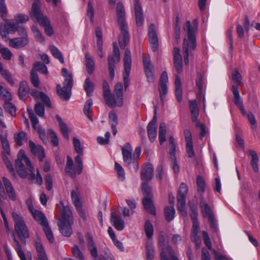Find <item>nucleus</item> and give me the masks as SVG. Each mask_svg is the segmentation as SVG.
Returning <instances> with one entry per match:
<instances>
[{
    "mask_svg": "<svg viewBox=\"0 0 260 260\" xmlns=\"http://www.w3.org/2000/svg\"><path fill=\"white\" fill-rule=\"evenodd\" d=\"M73 141L75 150L78 155L75 158V166H74L72 158L69 156H67L65 171L69 176L74 178L77 175L81 174L82 172L83 163L81 156L83 155V147L78 139L74 137Z\"/></svg>",
    "mask_w": 260,
    "mask_h": 260,
    "instance_id": "1",
    "label": "nucleus"
},
{
    "mask_svg": "<svg viewBox=\"0 0 260 260\" xmlns=\"http://www.w3.org/2000/svg\"><path fill=\"white\" fill-rule=\"evenodd\" d=\"M193 23L196 25L194 27L191 26L189 21H187L184 26V29L187 30V38L184 39L183 43V54L184 63L188 66L189 62V56L192 55V52L196 48V31L197 30V21L194 20Z\"/></svg>",
    "mask_w": 260,
    "mask_h": 260,
    "instance_id": "2",
    "label": "nucleus"
},
{
    "mask_svg": "<svg viewBox=\"0 0 260 260\" xmlns=\"http://www.w3.org/2000/svg\"><path fill=\"white\" fill-rule=\"evenodd\" d=\"M116 16L118 24L121 30L118 38L119 44L121 49H124L129 43V37L127 24L125 22V14L124 7L122 3H118L116 6Z\"/></svg>",
    "mask_w": 260,
    "mask_h": 260,
    "instance_id": "3",
    "label": "nucleus"
},
{
    "mask_svg": "<svg viewBox=\"0 0 260 260\" xmlns=\"http://www.w3.org/2000/svg\"><path fill=\"white\" fill-rule=\"evenodd\" d=\"M57 206L58 208L63 207L62 214L58 222L59 231L63 236L69 237L73 233L71 227L73 223L72 211L69 207L63 206L62 201H60Z\"/></svg>",
    "mask_w": 260,
    "mask_h": 260,
    "instance_id": "4",
    "label": "nucleus"
},
{
    "mask_svg": "<svg viewBox=\"0 0 260 260\" xmlns=\"http://www.w3.org/2000/svg\"><path fill=\"white\" fill-rule=\"evenodd\" d=\"M61 72L65 79L62 87H61L59 84L57 85V93L61 99L67 101L71 97V89L73 84V79L72 74L69 73L66 69L62 68Z\"/></svg>",
    "mask_w": 260,
    "mask_h": 260,
    "instance_id": "5",
    "label": "nucleus"
},
{
    "mask_svg": "<svg viewBox=\"0 0 260 260\" xmlns=\"http://www.w3.org/2000/svg\"><path fill=\"white\" fill-rule=\"evenodd\" d=\"M30 15L31 17L35 18L38 22L44 27L45 32L47 36H51L53 34L54 31L49 19L42 14L37 3L32 5Z\"/></svg>",
    "mask_w": 260,
    "mask_h": 260,
    "instance_id": "6",
    "label": "nucleus"
},
{
    "mask_svg": "<svg viewBox=\"0 0 260 260\" xmlns=\"http://www.w3.org/2000/svg\"><path fill=\"white\" fill-rule=\"evenodd\" d=\"M12 217L14 221L15 232L21 240L25 244V239L29 236V231L22 217L16 212L12 213Z\"/></svg>",
    "mask_w": 260,
    "mask_h": 260,
    "instance_id": "7",
    "label": "nucleus"
},
{
    "mask_svg": "<svg viewBox=\"0 0 260 260\" xmlns=\"http://www.w3.org/2000/svg\"><path fill=\"white\" fill-rule=\"evenodd\" d=\"M114 94H112V98H111V105L110 108H114L116 106L121 107L123 104V85L122 83H117L114 88Z\"/></svg>",
    "mask_w": 260,
    "mask_h": 260,
    "instance_id": "8",
    "label": "nucleus"
},
{
    "mask_svg": "<svg viewBox=\"0 0 260 260\" xmlns=\"http://www.w3.org/2000/svg\"><path fill=\"white\" fill-rule=\"evenodd\" d=\"M120 60V52L116 42L113 43V50L112 55L108 57V70L111 78L114 76L115 63L118 62Z\"/></svg>",
    "mask_w": 260,
    "mask_h": 260,
    "instance_id": "9",
    "label": "nucleus"
},
{
    "mask_svg": "<svg viewBox=\"0 0 260 260\" xmlns=\"http://www.w3.org/2000/svg\"><path fill=\"white\" fill-rule=\"evenodd\" d=\"M26 157L24 154L23 150H21L19 151L18 154V158L15 162V167L17 173L21 178H27L28 175L27 173L24 164H25L23 158Z\"/></svg>",
    "mask_w": 260,
    "mask_h": 260,
    "instance_id": "10",
    "label": "nucleus"
},
{
    "mask_svg": "<svg viewBox=\"0 0 260 260\" xmlns=\"http://www.w3.org/2000/svg\"><path fill=\"white\" fill-rule=\"evenodd\" d=\"M124 166L129 169H133L132 158L133 147L128 143H126L121 148Z\"/></svg>",
    "mask_w": 260,
    "mask_h": 260,
    "instance_id": "11",
    "label": "nucleus"
},
{
    "mask_svg": "<svg viewBox=\"0 0 260 260\" xmlns=\"http://www.w3.org/2000/svg\"><path fill=\"white\" fill-rule=\"evenodd\" d=\"M25 165L27 166L30 173L28 175V179L30 180H35V182L39 184V185H42L43 184V178L39 171L38 169L37 170L36 175L34 172V168L31 165V162L27 157H24L23 158Z\"/></svg>",
    "mask_w": 260,
    "mask_h": 260,
    "instance_id": "12",
    "label": "nucleus"
},
{
    "mask_svg": "<svg viewBox=\"0 0 260 260\" xmlns=\"http://www.w3.org/2000/svg\"><path fill=\"white\" fill-rule=\"evenodd\" d=\"M3 20L5 22L1 34L3 39L6 38L9 34H13L17 30V25L13 20H8L7 17Z\"/></svg>",
    "mask_w": 260,
    "mask_h": 260,
    "instance_id": "13",
    "label": "nucleus"
},
{
    "mask_svg": "<svg viewBox=\"0 0 260 260\" xmlns=\"http://www.w3.org/2000/svg\"><path fill=\"white\" fill-rule=\"evenodd\" d=\"M148 35L150 46L154 52L157 50L158 41L156 33V26L154 24H151L148 27Z\"/></svg>",
    "mask_w": 260,
    "mask_h": 260,
    "instance_id": "14",
    "label": "nucleus"
},
{
    "mask_svg": "<svg viewBox=\"0 0 260 260\" xmlns=\"http://www.w3.org/2000/svg\"><path fill=\"white\" fill-rule=\"evenodd\" d=\"M71 199L79 215L83 220H86V214L82 208V204L78 193L76 191L73 190L71 191Z\"/></svg>",
    "mask_w": 260,
    "mask_h": 260,
    "instance_id": "15",
    "label": "nucleus"
},
{
    "mask_svg": "<svg viewBox=\"0 0 260 260\" xmlns=\"http://www.w3.org/2000/svg\"><path fill=\"white\" fill-rule=\"evenodd\" d=\"M168 82V77L167 73L164 71L162 73L158 87V90L160 94V98L161 101L164 100L166 95L168 92L167 83Z\"/></svg>",
    "mask_w": 260,
    "mask_h": 260,
    "instance_id": "16",
    "label": "nucleus"
},
{
    "mask_svg": "<svg viewBox=\"0 0 260 260\" xmlns=\"http://www.w3.org/2000/svg\"><path fill=\"white\" fill-rule=\"evenodd\" d=\"M157 119L156 116L153 117V119L149 123L147 127V131L149 140L153 142L157 136Z\"/></svg>",
    "mask_w": 260,
    "mask_h": 260,
    "instance_id": "17",
    "label": "nucleus"
},
{
    "mask_svg": "<svg viewBox=\"0 0 260 260\" xmlns=\"http://www.w3.org/2000/svg\"><path fill=\"white\" fill-rule=\"evenodd\" d=\"M173 55L174 67L178 73H181L183 70V62L182 57L180 54V50L179 48L174 47Z\"/></svg>",
    "mask_w": 260,
    "mask_h": 260,
    "instance_id": "18",
    "label": "nucleus"
},
{
    "mask_svg": "<svg viewBox=\"0 0 260 260\" xmlns=\"http://www.w3.org/2000/svg\"><path fill=\"white\" fill-rule=\"evenodd\" d=\"M30 94L36 100L39 99L46 107L51 108V102L49 97L46 94L39 92L36 89H32L30 91Z\"/></svg>",
    "mask_w": 260,
    "mask_h": 260,
    "instance_id": "19",
    "label": "nucleus"
},
{
    "mask_svg": "<svg viewBox=\"0 0 260 260\" xmlns=\"http://www.w3.org/2000/svg\"><path fill=\"white\" fill-rule=\"evenodd\" d=\"M29 147L31 153L35 156L38 157L40 161H43L45 155L44 149L42 146L40 145H36L32 141H29Z\"/></svg>",
    "mask_w": 260,
    "mask_h": 260,
    "instance_id": "20",
    "label": "nucleus"
},
{
    "mask_svg": "<svg viewBox=\"0 0 260 260\" xmlns=\"http://www.w3.org/2000/svg\"><path fill=\"white\" fill-rule=\"evenodd\" d=\"M134 10L136 24L138 26H141L143 24L144 18L142 9L139 0H135Z\"/></svg>",
    "mask_w": 260,
    "mask_h": 260,
    "instance_id": "21",
    "label": "nucleus"
},
{
    "mask_svg": "<svg viewBox=\"0 0 260 260\" xmlns=\"http://www.w3.org/2000/svg\"><path fill=\"white\" fill-rule=\"evenodd\" d=\"M143 64L147 81L149 82H153L155 80V77L153 66L151 64L150 61L146 58H143Z\"/></svg>",
    "mask_w": 260,
    "mask_h": 260,
    "instance_id": "22",
    "label": "nucleus"
},
{
    "mask_svg": "<svg viewBox=\"0 0 260 260\" xmlns=\"http://www.w3.org/2000/svg\"><path fill=\"white\" fill-rule=\"evenodd\" d=\"M153 176V169L151 164H147L142 169L141 178L142 180L148 181L151 180Z\"/></svg>",
    "mask_w": 260,
    "mask_h": 260,
    "instance_id": "23",
    "label": "nucleus"
},
{
    "mask_svg": "<svg viewBox=\"0 0 260 260\" xmlns=\"http://www.w3.org/2000/svg\"><path fill=\"white\" fill-rule=\"evenodd\" d=\"M3 181L9 198L12 201L16 200L17 195L11 183L6 177L3 178Z\"/></svg>",
    "mask_w": 260,
    "mask_h": 260,
    "instance_id": "24",
    "label": "nucleus"
},
{
    "mask_svg": "<svg viewBox=\"0 0 260 260\" xmlns=\"http://www.w3.org/2000/svg\"><path fill=\"white\" fill-rule=\"evenodd\" d=\"M28 43V39L25 37H19L9 40V45L14 48L23 47Z\"/></svg>",
    "mask_w": 260,
    "mask_h": 260,
    "instance_id": "25",
    "label": "nucleus"
},
{
    "mask_svg": "<svg viewBox=\"0 0 260 260\" xmlns=\"http://www.w3.org/2000/svg\"><path fill=\"white\" fill-rule=\"evenodd\" d=\"M103 98L105 100L106 105L109 107L113 103L111 101V98H112V93L111 92L109 85L106 81L103 83Z\"/></svg>",
    "mask_w": 260,
    "mask_h": 260,
    "instance_id": "26",
    "label": "nucleus"
},
{
    "mask_svg": "<svg viewBox=\"0 0 260 260\" xmlns=\"http://www.w3.org/2000/svg\"><path fill=\"white\" fill-rule=\"evenodd\" d=\"M29 91L30 90L27 83L25 81H21L20 83L18 89L19 98L22 100H25L28 96Z\"/></svg>",
    "mask_w": 260,
    "mask_h": 260,
    "instance_id": "27",
    "label": "nucleus"
},
{
    "mask_svg": "<svg viewBox=\"0 0 260 260\" xmlns=\"http://www.w3.org/2000/svg\"><path fill=\"white\" fill-rule=\"evenodd\" d=\"M111 221L115 228L118 231H122L125 226L124 220L112 212L111 213Z\"/></svg>",
    "mask_w": 260,
    "mask_h": 260,
    "instance_id": "28",
    "label": "nucleus"
},
{
    "mask_svg": "<svg viewBox=\"0 0 260 260\" xmlns=\"http://www.w3.org/2000/svg\"><path fill=\"white\" fill-rule=\"evenodd\" d=\"M31 214L34 219L43 226L48 223L45 215L41 211L36 210Z\"/></svg>",
    "mask_w": 260,
    "mask_h": 260,
    "instance_id": "29",
    "label": "nucleus"
},
{
    "mask_svg": "<svg viewBox=\"0 0 260 260\" xmlns=\"http://www.w3.org/2000/svg\"><path fill=\"white\" fill-rule=\"evenodd\" d=\"M125 72L129 74L132 65V58L131 51L128 49H126L123 58Z\"/></svg>",
    "mask_w": 260,
    "mask_h": 260,
    "instance_id": "30",
    "label": "nucleus"
},
{
    "mask_svg": "<svg viewBox=\"0 0 260 260\" xmlns=\"http://www.w3.org/2000/svg\"><path fill=\"white\" fill-rule=\"evenodd\" d=\"M87 247L92 257L96 259L98 257V250L92 237L88 235L87 239Z\"/></svg>",
    "mask_w": 260,
    "mask_h": 260,
    "instance_id": "31",
    "label": "nucleus"
},
{
    "mask_svg": "<svg viewBox=\"0 0 260 260\" xmlns=\"http://www.w3.org/2000/svg\"><path fill=\"white\" fill-rule=\"evenodd\" d=\"M189 109L191 112L192 121L194 122L198 121L199 109L196 101H191L189 102Z\"/></svg>",
    "mask_w": 260,
    "mask_h": 260,
    "instance_id": "32",
    "label": "nucleus"
},
{
    "mask_svg": "<svg viewBox=\"0 0 260 260\" xmlns=\"http://www.w3.org/2000/svg\"><path fill=\"white\" fill-rule=\"evenodd\" d=\"M14 141L18 146L22 145L27 140V134L24 132H20L14 134Z\"/></svg>",
    "mask_w": 260,
    "mask_h": 260,
    "instance_id": "33",
    "label": "nucleus"
},
{
    "mask_svg": "<svg viewBox=\"0 0 260 260\" xmlns=\"http://www.w3.org/2000/svg\"><path fill=\"white\" fill-rule=\"evenodd\" d=\"M56 118L57 120L59 122V126L62 135L64 138L69 140L70 138L69 134V130L67 124L62 121L60 116L57 115Z\"/></svg>",
    "mask_w": 260,
    "mask_h": 260,
    "instance_id": "34",
    "label": "nucleus"
},
{
    "mask_svg": "<svg viewBox=\"0 0 260 260\" xmlns=\"http://www.w3.org/2000/svg\"><path fill=\"white\" fill-rule=\"evenodd\" d=\"M200 207L202 209V213L204 217L214 216L213 213L209 206L204 201H201L200 202Z\"/></svg>",
    "mask_w": 260,
    "mask_h": 260,
    "instance_id": "35",
    "label": "nucleus"
},
{
    "mask_svg": "<svg viewBox=\"0 0 260 260\" xmlns=\"http://www.w3.org/2000/svg\"><path fill=\"white\" fill-rule=\"evenodd\" d=\"M85 66L87 69V71L89 74H92L94 70V62L92 59L90 54L86 53L85 55Z\"/></svg>",
    "mask_w": 260,
    "mask_h": 260,
    "instance_id": "36",
    "label": "nucleus"
},
{
    "mask_svg": "<svg viewBox=\"0 0 260 260\" xmlns=\"http://www.w3.org/2000/svg\"><path fill=\"white\" fill-rule=\"evenodd\" d=\"M232 90L234 97L235 104L238 108L241 107L243 106V101L240 97L239 89L237 85H233Z\"/></svg>",
    "mask_w": 260,
    "mask_h": 260,
    "instance_id": "37",
    "label": "nucleus"
},
{
    "mask_svg": "<svg viewBox=\"0 0 260 260\" xmlns=\"http://www.w3.org/2000/svg\"><path fill=\"white\" fill-rule=\"evenodd\" d=\"M165 218L167 221L170 222L175 217V210L174 206H167L164 210Z\"/></svg>",
    "mask_w": 260,
    "mask_h": 260,
    "instance_id": "38",
    "label": "nucleus"
},
{
    "mask_svg": "<svg viewBox=\"0 0 260 260\" xmlns=\"http://www.w3.org/2000/svg\"><path fill=\"white\" fill-rule=\"evenodd\" d=\"M152 198H145L143 201V205L145 209L149 213L155 214V210L151 200Z\"/></svg>",
    "mask_w": 260,
    "mask_h": 260,
    "instance_id": "39",
    "label": "nucleus"
},
{
    "mask_svg": "<svg viewBox=\"0 0 260 260\" xmlns=\"http://www.w3.org/2000/svg\"><path fill=\"white\" fill-rule=\"evenodd\" d=\"M36 248L39 260H48L47 255L41 243L36 242Z\"/></svg>",
    "mask_w": 260,
    "mask_h": 260,
    "instance_id": "40",
    "label": "nucleus"
},
{
    "mask_svg": "<svg viewBox=\"0 0 260 260\" xmlns=\"http://www.w3.org/2000/svg\"><path fill=\"white\" fill-rule=\"evenodd\" d=\"M141 152V148L138 147L136 148L134 153L133 154V160L132 162L133 170L137 171L139 169V165L137 159L139 158Z\"/></svg>",
    "mask_w": 260,
    "mask_h": 260,
    "instance_id": "41",
    "label": "nucleus"
},
{
    "mask_svg": "<svg viewBox=\"0 0 260 260\" xmlns=\"http://www.w3.org/2000/svg\"><path fill=\"white\" fill-rule=\"evenodd\" d=\"M83 87L87 95L91 96L94 90V84L90 81L89 78H87L85 79Z\"/></svg>",
    "mask_w": 260,
    "mask_h": 260,
    "instance_id": "42",
    "label": "nucleus"
},
{
    "mask_svg": "<svg viewBox=\"0 0 260 260\" xmlns=\"http://www.w3.org/2000/svg\"><path fill=\"white\" fill-rule=\"evenodd\" d=\"M52 55L57 59L61 63H64V58L61 52L54 46H50L49 47Z\"/></svg>",
    "mask_w": 260,
    "mask_h": 260,
    "instance_id": "43",
    "label": "nucleus"
},
{
    "mask_svg": "<svg viewBox=\"0 0 260 260\" xmlns=\"http://www.w3.org/2000/svg\"><path fill=\"white\" fill-rule=\"evenodd\" d=\"M166 125L165 123L162 122L159 125V141L160 144H162L166 140Z\"/></svg>",
    "mask_w": 260,
    "mask_h": 260,
    "instance_id": "44",
    "label": "nucleus"
},
{
    "mask_svg": "<svg viewBox=\"0 0 260 260\" xmlns=\"http://www.w3.org/2000/svg\"><path fill=\"white\" fill-rule=\"evenodd\" d=\"M204 77L201 74L198 73L197 75L196 79V85L198 88V96H201L203 91V84Z\"/></svg>",
    "mask_w": 260,
    "mask_h": 260,
    "instance_id": "45",
    "label": "nucleus"
},
{
    "mask_svg": "<svg viewBox=\"0 0 260 260\" xmlns=\"http://www.w3.org/2000/svg\"><path fill=\"white\" fill-rule=\"evenodd\" d=\"M188 187L187 185L182 183L180 186L178 194L177 196V199H182L186 200V197L187 193Z\"/></svg>",
    "mask_w": 260,
    "mask_h": 260,
    "instance_id": "46",
    "label": "nucleus"
},
{
    "mask_svg": "<svg viewBox=\"0 0 260 260\" xmlns=\"http://www.w3.org/2000/svg\"><path fill=\"white\" fill-rule=\"evenodd\" d=\"M4 108L12 116L15 117L16 116V108L10 101L5 102Z\"/></svg>",
    "mask_w": 260,
    "mask_h": 260,
    "instance_id": "47",
    "label": "nucleus"
},
{
    "mask_svg": "<svg viewBox=\"0 0 260 260\" xmlns=\"http://www.w3.org/2000/svg\"><path fill=\"white\" fill-rule=\"evenodd\" d=\"M153 226L150 221L146 220L145 223V232L148 239H151L153 235Z\"/></svg>",
    "mask_w": 260,
    "mask_h": 260,
    "instance_id": "48",
    "label": "nucleus"
},
{
    "mask_svg": "<svg viewBox=\"0 0 260 260\" xmlns=\"http://www.w3.org/2000/svg\"><path fill=\"white\" fill-rule=\"evenodd\" d=\"M0 139L4 152L9 155L10 154V147L9 141L7 138L3 135L0 136Z\"/></svg>",
    "mask_w": 260,
    "mask_h": 260,
    "instance_id": "49",
    "label": "nucleus"
},
{
    "mask_svg": "<svg viewBox=\"0 0 260 260\" xmlns=\"http://www.w3.org/2000/svg\"><path fill=\"white\" fill-rule=\"evenodd\" d=\"M146 253L147 260H152L154 258V248L152 243L147 244Z\"/></svg>",
    "mask_w": 260,
    "mask_h": 260,
    "instance_id": "50",
    "label": "nucleus"
},
{
    "mask_svg": "<svg viewBox=\"0 0 260 260\" xmlns=\"http://www.w3.org/2000/svg\"><path fill=\"white\" fill-rule=\"evenodd\" d=\"M13 241L15 243V248L17 254L21 260H26L25 254L22 250L21 247L14 235H13Z\"/></svg>",
    "mask_w": 260,
    "mask_h": 260,
    "instance_id": "51",
    "label": "nucleus"
},
{
    "mask_svg": "<svg viewBox=\"0 0 260 260\" xmlns=\"http://www.w3.org/2000/svg\"><path fill=\"white\" fill-rule=\"evenodd\" d=\"M32 69H34L35 72L39 71L43 74H46L48 73L46 66L40 61L35 62Z\"/></svg>",
    "mask_w": 260,
    "mask_h": 260,
    "instance_id": "52",
    "label": "nucleus"
},
{
    "mask_svg": "<svg viewBox=\"0 0 260 260\" xmlns=\"http://www.w3.org/2000/svg\"><path fill=\"white\" fill-rule=\"evenodd\" d=\"M177 208L178 211L184 216L187 215V211L185 208L186 200L181 199H177Z\"/></svg>",
    "mask_w": 260,
    "mask_h": 260,
    "instance_id": "53",
    "label": "nucleus"
},
{
    "mask_svg": "<svg viewBox=\"0 0 260 260\" xmlns=\"http://www.w3.org/2000/svg\"><path fill=\"white\" fill-rule=\"evenodd\" d=\"M92 100L91 99H89L86 102L84 106V114L88 117V118L90 120H92V119L90 115H89V112L91 111V108L92 106Z\"/></svg>",
    "mask_w": 260,
    "mask_h": 260,
    "instance_id": "54",
    "label": "nucleus"
},
{
    "mask_svg": "<svg viewBox=\"0 0 260 260\" xmlns=\"http://www.w3.org/2000/svg\"><path fill=\"white\" fill-rule=\"evenodd\" d=\"M115 169L117 172L119 179L123 181L125 179V173L122 166L118 162H115Z\"/></svg>",
    "mask_w": 260,
    "mask_h": 260,
    "instance_id": "55",
    "label": "nucleus"
},
{
    "mask_svg": "<svg viewBox=\"0 0 260 260\" xmlns=\"http://www.w3.org/2000/svg\"><path fill=\"white\" fill-rule=\"evenodd\" d=\"M0 94L6 102L10 101L12 100V98L10 92L1 85H0Z\"/></svg>",
    "mask_w": 260,
    "mask_h": 260,
    "instance_id": "56",
    "label": "nucleus"
},
{
    "mask_svg": "<svg viewBox=\"0 0 260 260\" xmlns=\"http://www.w3.org/2000/svg\"><path fill=\"white\" fill-rule=\"evenodd\" d=\"M74 257L78 260H85L84 256L77 245H74L72 248Z\"/></svg>",
    "mask_w": 260,
    "mask_h": 260,
    "instance_id": "57",
    "label": "nucleus"
},
{
    "mask_svg": "<svg viewBox=\"0 0 260 260\" xmlns=\"http://www.w3.org/2000/svg\"><path fill=\"white\" fill-rule=\"evenodd\" d=\"M31 30L36 39L39 42L44 44L45 42L44 38L38 28L36 26H32L31 27Z\"/></svg>",
    "mask_w": 260,
    "mask_h": 260,
    "instance_id": "58",
    "label": "nucleus"
},
{
    "mask_svg": "<svg viewBox=\"0 0 260 260\" xmlns=\"http://www.w3.org/2000/svg\"><path fill=\"white\" fill-rule=\"evenodd\" d=\"M14 19L17 23H23L28 21L29 17L27 15L19 13L15 15Z\"/></svg>",
    "mask_w": 260,
    "mask_h": 260,
    "instance_id": "59",
    "label": "nucleus"
},
{
    "mask_svg": "<svg viewBox=\"0 0 260 260\" xmlns=\"http://www.w3.org/2000/svg\"><path fill=\"white\" fill-rule=\"evenodd\" d=\"M43 228L44 231L48 241L51 243H53L54 241V237L52 231L48 225V223L43 226Z\"/></svg>",
    "mask_w": 260,
    "mask_h": 260,
    "instance_id": "60",
    "label": "nucleus"
},
{
    "mask_svg": "<svg viewBox=\"0 0 260 260\" xmlns=\"http://www.w3.org/2000/svg\"><path fill=\"white\" fill-rule=\"evenodd\" d=\"M142 189L146 198H152L151 188L147 183L143 182L142 183Z\"/></svg>",
    "mask_w": 260,
    "mask_h": 260,
    "instance_id": "61",
    "label": "nucleus"
},
{
    "mask_svg": "<svg viewBox=\"0 0 260 260\" xmlns=\"http://www.w3.org/2000/svg\"><path fill=\"white\" fill-rule=\"evenodd\" d=\"M30 80L31 83L35 87H37L39 86L40 84L39 77L34 69H32L30 72Z\"/></svg>",
    "mask_w": 260,
    "mask_h": 260,
    "instance_id": "62",
    "label": "nucleus"
},
{
    "mask_svg": "<svg viewBox=\"0 0 260 260\" xmlns=\"http://www.w3.org/2000/svg\"><path fill=\"white\" fill-rule=\"evenodd\" d=\"M8 9L5 0H0V15L2 19H5L8 14Z\"/></svg>",
    "mask_w": 260,
    "mask_h": 260,
    "instance_id": "63",
    "label": "nucleus"
},
{
    "mask_svg": "<svg viewBox=\"0 0 260 260\" xmlns=\"http://www.w3.org/2000/svg\"><path fill=\"white\" fill-rule=\"evenodd\" d=\"M35 110L39 116L43 117L44 116L45 108L42 104L40 103L36 104L35 107Z\"/></svg>",
    "mask_w": 260,
    "mask_h": 260,
    "instance_id": "64",
    "label": "nucleus"
}]
</instances>
